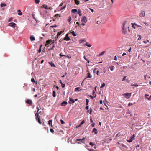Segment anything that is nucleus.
<instances>
[{"label": "nucleus", "mask_w": 151, "mask_h": 151, "mask_svg": "<svg viewBox=\"0 0 151 151\" xmlns=\"http://www.w3.org/2000/svg\"><path fill=\"white\" fill-rule=\"evenodd\" d=\"M129 25V22L127 21H124L123 24L122 29V32L123 34H126L128 30L129 32H130Z\"/></svg>", "instance_id": "obj_1"}, {"label": "nucleus", "mask_w": 151, "mask_h": 151, "mask_svg": "<svg viewBox=\"0 0 151 151\" xmlns=\"http://www.w3.org/2000/svg\"><path fill=\"white\" fill-rule=\"evenodd\" d=\"M51 42L52 43L50 44V45L53 44L54 43V41L51 39L47 40V41H46V44L45 45V46L47 47H48V45Z\"/></svg>", "instance_id": "obj_2"}, {"label": "nucleus", "mask_w": 151, "mask_h": 151, "mask_svg": "<svg viewBox=\"0 0 151 151\" xmlns=\"http://www.w3.org/2000/svg\"><path fill=\"white\" fill-rule=\"evenodd\" d=\"M36 117V120H37L38 122L40 124H41V122L40 120V117L39 116V115L38 113H36L35 114V115Z\"/></svg>", "instance_id": "obj_3"}, {"label": "nucleus", "mask_w": 151, "mask_h": 151, "mask_svg": "<svg viewBox=\"0 0 151 151\" xmlns=\"http://www.w3.org/2000/svg\"><path fill=\"white\" fill-rule=\"evenodd\" d=\"M124 97L127 99H129L131 96V93H126L123 94Z\"/></svg>", "instance_id": "obj_4"}, {"label": "nucleus", "mask_w": 151, "mask_h": 151, "mask_svg": "<svg viewBox=\"0 0 151 151\" xmlns=\"http://www.w3.org/2000/svg\"><path fill=\"white\" fill-rule=\"evenodd\" d=\"M69 33H68L66 34L65 37L64 38L63 40L67 41H68L70 40V38L68 37V35Z\"/></svg>", "instance_id": "obj_5"}, {"label": "nucleus", "mask_w": 151, "mask_h": 151, "mask_svg": "<svg viewBox=\"0 0 151 151\" xmlns=\"http://www.w3.org/2000/svg\"><path fill=\"white\" fill-rule=\"evenodd\" d=\"M134 137L135 135L134 134L130 138V139L129 140H127V142H131L132 141L133 139H134Z\"/></svg>", "instance_id": "obj_6"}, {"label": "nucleus", "mask_w": 151, "mask_h": 151, "mask_svg": "<svg viewBox=\"0 0 151 151\" xmlns=\"http://www.w3.org/2000/svg\"><path fill=\"white\" fill-rule=\"evenodd\" d=\"M26 102L27 104H29L30 105H31L32 104V102L31 99H27L26 100Z\"/></svg>", "instance_id": "obj_7"}, {"label": "nucleus", "mask_w": 151, "mask_h": 151, "mask_svg": "<svg viewBox=\"0 0 151 151\" xmlns=\"http://www.w3.org/2000/svg\"><path fill=\"white\" fill-rule=\"evenodd\" d=\"M16 24L14 22H11L9 23L8 25L14 28L15 27V25Z\"/></svg>", "instance_id": "obj_8"}, {"label": "nucleus", "mask_w": 151, "mask_h": 151, "mask_svg": "<svg viewBox=\"0 0 151 151\" xmlns=\"http://www.w3.org/2000/svg\"><path fill=\"white\" fill-rule=\"evenodd\" d=\"M145 12L144 11H142L141 12V13L139 14V16L140 17H144L145 15Z\"/></svg>", "instance_id": "obj_9"}, {"label": "nucleus", "mask_w": 151, "mask_h": 151, "mask_svg": "<svg viewBox=\"0 0 151 151\" xmlns=\"http://www.w3.org/2000/svg\"><path fill=\"white\" fill-rule=\"evenodd\" d=\"M81 21L82 22H84V23H86L87 21L86 17L85 16L83 17L81 20Z\"/></svg>", "instance_id": "obj_10"}, {"label": "nucleus", "mask_w": 151, "mask_h": 151, "mask_svg": "<svg viewBox=\"0 0 151 151\" xmlns=\"http://www.w3.org/2000/svg\"><path fill=\"white\" fill-rule=\"evenodd\" d=\"M75 102V101L72 98H70V99L69 101V103L70 104H71V103H74Z\"/></svg>", "instance_id": "obj_11"}, {"label": "nucleus", "mask_w": 151, "mask_h": 151, "mask_svg": "<svg viewBox=\"0 0 151 151\" xmlns=\"http://www.w3.org/2000/svg\"><path fill=\"white\" fill-rule=\"evenodd\" d=\"M93 132H94L95 134H97L98 133V132L97 129L95 128H94L92 131Z\"/></svg>", "instance_id": "obj_12"}, {"label": "nucleus", "mask_w": 151, "mask_h": 151, "mask_svg": "<svg viewBox=\"0 0 151 151\" xmlns=\"http://www.w3.org/2000/svg\"><path fill=\"white\" fill-rule=\"evenodd\" d=\"M52 120H50L48 121V124L49 125L51 126V127H52Z\"/></svg>", "instance_id": "obj_13"}, {"label": "nucleus", "mask_w": 151, "mask_h": 151, "mask_svg": "<svg viewBox=\"0 0 151 151\" xmlns=\"http://www.w3.org/2000/svg\"><path fill=\"white\" fill-rule=\"evenodd\" d=\"M81 89H80V87H77L75 88V91H80Z\"/></svg>", "instance_id": "obj_14"}, {"label": "nucleus", "mask_w": 151, "mask_h": 151, "mask_svg": "<svg viewBox=\"0 0 151 151\" xmlns=\"http://www.w3.org/2000/svg\"><path fill=\"white\" fill-rule=\"evenodd\" d=\"M68 104L66 101H64L61 103V105L62 106H65Z\"/></svg>", "instance_id": "obj_15"}, {"label": "nucleus", "mask_w": 151, "mask_h": 151, "mask_svg": "<svg viewBox=\"0 0 151 151\" xmlns=\"http://www.w3.org/2000/svg\"><path fill=\"white\" fill-rule=\"evenodd\" d=\"M48 63L51 65V66L55 67L54 64L52 62H49Z\"/></svg>", "instance_id": "obj_16"}, {"label": "nucleus", "mask_w": 151, "mask_h": 151, "mask_svg": "<svg viewBox=\"0 0 151 151\" xmlns=\"http://www.w3.org/2000/svg\"><path fill=\"white\" fill-rule=\"evenodd\" d=\"M30 39L32 41H34L35 40V38L32 35L30 37Z\"/></svg>", "instance_id": "obj_17"}, {"label": "nucleus", "mask_w": 151, "mask_h": 151, "mask_svg": "<svg viewBox=\"0 0 151 151\" xmlns=\"http://www.w3.org/2000/svg\"><path fill=\"white\" fill-rule=\"evenodd\" d=\"M76 4L78 5L79 4L80 1L78 0H74Z\"/></svg>", "instance_id": "obj_18"}, {"label": "nucleus", "mask_w": 151, "mask_h": 151, "mask_svg": "<svg viewBox=\"0 0 151 151\" xmlns=\"http://www.w3.org/2000/svg\"><path fill=\"white\" fill-rule=\"evenodd\" d=\"M78 14H79V16H81L82 15L81 11L80 9H79L77 12Z\"/></svg>", "instance_id": "obj_19"}, {"label": "nucleus", "mask_w": 151, "mask_h": 151, "mask_svg": "<svg viewBox=\"0 0 151 151\" xmlns=\"http://www.w3.org/2000/svg\"><path fill=\"white\" fill-rule=\"evenodd\" d=\"M64 31H61L60 32H58L57 34L58 37Z\"/></svg>", "instance_id": "obj_20"}, {"label": "nucleus", "mask_w": 151, "mask_h": 151, "mask_svg": "<svg viewBox=\"0 0 151 151\" xmlns=\"http://www.w3.org/2000/svg\"><path fill=\"white\" fill-rule=\"evenodd\" d=\"M71 12L73 13H76L77 12V10L76 9H72L71 10Z\"/></svg>", "instance_id": "obj_21"}, {"label": "nucleus", "mask_w": 151, "mask_h": 151, "mask_svg": "<svg viewBox=\"0 0 151 151\" xmlns=\"http://www.w3.org/2000/svg\"><path fill=\"white\" fill-rule=\"evenodd\" d=\"M18 11L19 12L18 13V15H22V12H21V10H18Z\"/></svg>", "instance_id": "obj_22"}, {"label": "nucleus", "mask_w": 151, "mask_h": 151, "mask_svg": "<svg viewBox=\"0 0 151 151\" xmlns=\"http://www.w3.org/2000/svg\"><path fill=\"white\" fill-rule=\"evenodd\" d=\"M71 33L72 34V35L74 36H76L77 35L75 33L74 31H72Z\"/></svg>", "instance_id": "obj_23"}, {"label": "nucleus", "mask_w": 151, "mask_h": 151, "mask_svg": "<svg viewBox=\"0 0 151 151\" xmlns=\"http://www.w3.org/2000/svg\"><path fill=\"white\" fill-rule=\"evenodd\" d=\"M114 66H111L110 67V69L111 71H113L114 69Z\"/></svg>", "instance_id": "obj_24"}, {"label": "nucleus", "mask_w": 151, "mask_h": 151, "mask_svg": "<svg viewBox=\"0 0 151 151\" xmlns=\"http://www.w3.org/2000/svg\"><path fill=\"white\" fill-rule=\"evenodd\" d=\"M85 45L89 47H90L91 46V44H88L87 42L86 43Z\"/></svg>", "instance_id": "obj_25"}, {"label": "nucleus", "mask_w": 151, "mask_h": 151, "mask_svg": "<svg viewBox=\"0 0 151 151\" xmlns=\"http://www.w3.org/2000/svg\"><path fill=\"white\" fill-rule=\"evenodd\" d=\"M53 96L55 97L56 96V92L55 91H53L52 93Z\"/></svg>", "instance_id": "obj_26"}, {"label": "nucleus", "mask_w": 151, "mask_h": 151, "mask_svg": "<svg viewBox=\"0 0 151 151\" xmlns=\"http://www.w3.org/2000/svg\"><path fill=\"white\" fill-rule=\"evenodd\" d=\"M6 6V4H5L1 3V7L4 6Z\"/></svg>", "instance_id": "obj_27"}, {"label": "nucleus", "mask_w": 151, "mask_h": 151, "mask_svg": "<svg viewBox=\"0 0 151 151\" xmlns=\"http://www.w3.org/2000/svg\"><path fill=\"white\" fill-rule=\"evenodd\" d=\"M149 96V95L148 94H145V99H148L149 98V97H148Z\"/></svg>", "instance_id": "obj_28"}, {"label": "nucleus", "mask_w": 151, "mask_h": 151, "mask_svg": "<svg viewBox=\"0 0 151 151\" xmlns=\"http://www.w3.org/2000/svg\"><path fill=\"white\" fill-rule=\"evenodd\" d=\"M92 76L91 75L90 73L89 72L88 73V76L87 77L89 78H91V77Z\"/></svg>", "instance_id": "obj_29"}, {"label": "nucleus", "mask_w": 151, "mask_h": 151, "mask_svg": "<svg viewBox=\"0 0 151 151\" xmlns=\"http://www.w3.org/2000/svg\"><path fill=\"white\" fill-rule=\"evenodd\" d=\"M104 52H105V51H103V52H101V53H100L99 54V56L103 55Z\"/></svg>", "instance_id": "obj_30"}, {"label": "nucleus", "mask_w": 151, "mask_h": 151, "mask_svg": "<svg viewBox=\"0 0 151 151\" xmlns=\"http://www.w3.org/2000/svg\"><path fill=\"white\" fill-rule=\"evenodd\" d=\"M71 20V17H69V18L68 19V21L69 22H70Z\"/></svg>", "instance_id": "obj_31"}, {"label": "nucleus", "mask_w": 151, "mask_h": 151, "mask_svg": "<svg viewBox=\"0 0 151 151\" xmlns=\"http://www.w3.org/2000/svg\"><path fill=\"white\" fill-rule=\"evenodd\" d=\"M35 2L36 4H39L40 3V0H35Z\"/></svg>", "instance_id": "obj_32"}, {"label": "nucleus", "mask_w": 151, "mask_h": 151, "mask_svg": "<svg viewBox=\"0 0 151 151\" xmlns=\"http://www.w3.org/2000/svg\"><path fill=\"white\" fill-rule=\"evenodd\" d=\"M131 86H135V87H137L138 86V85L137 84H131Z\"/></svg>", "instance_id": "obj_33"}, {"label": "nucleus", "mask_w": 151, "mask_h": 151, "mask_svg": "<svg viewBox=\"0 0 151 151\" xmlns=\"http://www.w3.org/2000/svg\"><path fill=\"white\" fill-rule=\"evenodd\" d=\"M84 59L85 60H86L87 61H88V63H89V60H88L87 59H86V57H85V56H84Z\"/></svg>", "instance_id": "obj_34"}, {"label": "nucleus", "mask_w": 151, "mask_h": 151, "mask_svg": "<svg viewBox=\"0 0 151 151\" xmlns=\"http://www.w3.org/2000/svg\"><path fill=\"white\" fill-rule=\"evenodd\" d=\"M31 81L33 82H35V81L34 78H32L31 79Z\"/></svg>", "instance_id": "obj_35"}, {"label": "nucleus", "mask_w": 151, "mask_h": 151, "mask_svg": "<svg viewBox=\"0 0 151 151\" xmlns=\"http://www.w3.org/2000/svg\"><path fill=\"white\" fill-rule=\"evenodd\" d=\"M60 121L62 124H64L65 123V122L63 121L62 119L60 120Z\"/></svg>", "instance_id": "obj_36"}, {"label": "nucleus", "mask_w": 151, "mask_h": 151, "mask_svg": "<svg viewBox=\"0 0 151 151\" xmlns=\"http://www.w3.org/2000/svg\"><path fill=\"white\" fill-rule=\"evenodd\" d=\"M126 77H127V76H124V78H123V79H122V81H124V80H125V79H126Z\"/></svg>", "instance_id": "obj_37"}, {"label": "nucleus", "mask_w": 151, "mask_h": 151, "mask_svg": "<svg viewBox=\"0 0 151 151\" xmlns=\"http://www.w3.org/2000/svg\"><path fill=\"white\" fill-rule=\"evenodd\" d=\"M105 85V83H103L102 85H101V88H103V87H104Z\"/></svg>", "instance_id": "obj_38"}, {"label": "nucleus", "mask_w": 151, "mask_h": 151, "mask_svg": "<svg viewBox=\"0 0 151 151\" xmlns=\"http://www.w3.org/2000/svg\"><path fill=\"white\" fill-rule=\"evenodd\" d=\"M50 130L52 133H53V132H54V130L52 129H50Z\"/></svg>", "instance_id": "obj_39"}, {"label": "nucleus", "mask_w": 151, "mask_h": 151, "mask_svg": "<svg viewBox=\"0 0 151 151\" xmlns=\"http://www.w3.org/2000/svg\"><path fill=\"white\" fill-rule=\"evenodd\" d=\"M89 144H90V145H91L92 146H93L94 145V144L92 142H90L89 143Z\"/></svg>", "instance_id": "obj_40"}, {"label": "nucleus", "mask_w": 151, "mask_h": 151, "mask_svg": "<svg viewBox=\"0 0 151 151\" xmlns=\"http://www.w3.org/2000/svg\"><path fill=\"white\" fill-rule=\"evenodd\" d=\"M147 42H149V40H147V41H143V42L145 44H146L147 43Z\"/></svg>", "instance_id": "obj_41"}, {"label": "nucleus", "mask_w": 151, "mask_h": 151, "mask_svg": "<svg viewBox=\"0 0 151 151\" xmlns=\"http://www.w3.org/2000/svg\"><path fill=\"white\" fill-rule=\"evenodd\" d=\"M131 24H132V27L133 28H134V29H135V26H134V24H133V23H132Z\"/></svg>", "instance_id": "obj_42"}, {"label": "nucleus", "mask_w": 151, "mask_h": 151, "mask_svg": "<svg viewBox=\"0 0 151 151\" xmlns=\"http://www.w3.org/2000/svg\"><path fill=\"white\" fill-rule=\"evenodd\" d=\"M85 122V121H84V120H83L81 122V125H82Z\"/></svg>", "instance_id": "obj_43"}, {"label": "nucleus", "mask_w": 151, "mask_h": 151, "mask_svg": "<svg viewBox=\"0 0 151 151\" xmlns=\"http://www.w3.org/2000/svg\"><path fill=\"white\" fill-rule=\"evenodd\" d=\"M85 139V137H84L82 139V141H81V142H82V143H84V142L83 141V140H84Z\"/></svg>", "instance_id": "obj_44"}, {"label": "nucleus", "mask_w": 151, "mask_h": 151, "mask_svg": "<svg viewBox=\"0 0 151 151\" xmlns=\"http://www.w3.org/2000/svg\"><path fill=\"white\" fill-rule=\"evenodd\" d=\"M44 8L46 9H48V7H47V5H45L44 6Z\"/></svg>", "instance_id": "obj_45"}, {"label": "nucleus", "mask_w": 151, "mask_h": 151, "mask_svg": "<svg viewBox=\"0 0 151 151\" xmlns=\"http://www.w3.org/2000/svg\"><path fill=\"white\" fill-rule=\"evenodd\" d=\"M12 19H13L12 18H10L8 20V22H10L11 21Z\"/></svg>", "instance_id": "obj_46"}, {"label": "nucleus", "mask_w": 151, "mask_h": 151, "mask_svg": "<svg viewBox=\"0 0 151 151\" xmlns=\"http://www.w3.org/2000/svg\"><path fill=\"white\" fill-rule=\"evenodd\" d=\"M57 27V26L56 25H55L54 26H51L50 27Z\"/></svg>", "instance_id": "obj_47"}, {"label": "nucleus", "mask_w": 151, "mask_h": 151, "mask_svg": "<svg viewBox=\"0 0 151 151\" xmlns=\"http://www.w3.org/2000/svg\"><path fill=\"white\" fill-rule=\"evenodd\" d=\"M41 47H40L39 50H38V52L40 53L41 52Z\"/></svg>", "instance_id": "obj_48"}, {"label": "nucleus", "mask_w": 151, "mask_h": 151, "mask_svg": "<svg viewBox=\"0 0 151 151\" xmlns=\"http://www.w3.org/2000/svg\"><path fill=\"white\" fill-rule=\"evenodd\" d=\"M88 150L89 151H94V150L93 149H89Z\"/></svg>", "instance_id": "obj_49"}, {"label": "nucleus", "mask_w": 151, "mask_h": 151, "mask_svg": "<svg viewBox=\"0 0 151 151\" xmlns=\"http://www.w3.org/2000/svg\"><path fill=\"white\" fill-rule=\"evenodd\" d=\"M62 87L63 88H64V87H65V84H62Z\"/></svg>", "instance_id": "obj_50"}, {"label": "nucleus", "mask_w": 151, "mask_h": 151, "mask_svg": "<svg viewBox=\"0 0 151 151\" xmlns=\"http://www.w3.org/2000/svg\"><path fill=\"white\" fill-rule=\"evenodd\" d=\"M95 123H93L91 124V126L93 127H94Z\"/></svg>", "instance_id": "obj_51"}, {"label": "nucleus", "mask_w": 151, "mask_h": 151, "mask_svg": "<svg viewBox=\"0 0 151 151\" xmlns=\"http://www.w3.org/2000/svg\"><path fill=\"white\" fill-rule=\"evenodd\" d=\"M82 23L81 24V25L83 26H84L85 25V23H84V22H82Z\"/></svg>", "instance_id": "obj_52"}, {"label": "nucleus", "mask_w": 151, "mask_h": 151, "mask_svg": "<svg viewBox=\"0 0 151 151\" xmlns=\"http://www.w3.org/2000/svg\"><path fill=\"white\" fill-rule=\"evenodd\" d=\"M88 108H89V106H87L85 107V109L86 110H88Z\"/></svg>", "instance_id": "obj_53"}, {"label": "nucleus", "mask_w": 151, "mask_h": 151, "mask_svg": "<svg viewBox=\"0 0 151 151\" xmlns=\"http://www.w3.org/2000/svg\"><path fill=\"white\" fill-rule=\"evenodd\" d=\"M132 105H133V104L132 103H129L128 104V106H129Z\"/></svg>", "instance_id": "obj_54"}, {"label": "nucleus", "mask_w": 151, "mask_h": 151, "mask_svg": "<svg viewBox=\"0 0 151 151\" xmlns=\"http://www.w3.org/2000/svg\"><path fill=\"white\" fill-rule=\"evenodd\" d=\"M114 60H117V57L116 56H115L114 57Z\"/></svg>", "instance_id": "obj_55"}, {"label": "nucleus", "mask_w": 151, "mask_h": 151, "mask_svg": "<svg viewBox=\"0 0 151 151\" xmlns=\"http://www.w3.org/2000/svg\"><path fill=\"white\" fill-rule=\"evenodd\" d=\"M40 14L41 15H43V16H44V14H43V13L41 11L40 12Z\"/></svg>", "instance_id": "obj_56"}, {"label": "nucleus", "mask_w": 151, "mask_h": 151, "mask_svg": "<svg viewBox=\"0 0 151 151\" xmlns=\"http://www.w3.org/2000/svg\"><path fill=\"white\" fill-rule=\"evenodd\" d=\"M90 10L91 11L92 13H93L94 12V10L93 9L90 8Z\"/></svg>", "instance_id": "obj_57"}, {"label": "nucleus", "mask_w": 151, "mask_h": 151, "mask_svg": "<svg viewBox=\"0 0 151 151\" xmlns=\"http://www.w3.org/2000/svg\"><path fill=\"white\" fill-rule=\"evenodd\" d=\"M66 5H65L63 8H61V10H62L63 9H65L66 7Z\"/></svg>", "instance_id": "obj_58"}, {"label": "nucleus", "mask_w": 151, "mask_h": 151, "mask_svg": "<svg viewBox=\"0 0 151 151\" xmlns=\"http://www.w3.org/2000/svg\"><path fill=\"white\" fill-rule=\"evenodd\" d=\"M54 47V46L53 45L52 46V47L51 48H50L49 50H52L53 49Z\"/></svg>", "instance_id": "obj_59"}, {"label": "nucleus", "mask_w": 151, "mask_h": 151, "mask_svg": "<svg viewBox=\"0 0 151 151\" xmlns=\"http://www.w3.org/2000/svg\"><path fill=\"white\" fill-rule=\"evenodd\" d=\"M148 100H150L151 99V95L148 99Z\"/></svg>", "instance_id": "obj_60"}, {"label": "nucleus", "mask_w": 151, "mask_h": 151, "mask_svg": "<svg viewBox=\"0 0 151 151\" xmlns=\"http://www.w3.org/2000/svg\"><path fill=\"white\" fill-rule=\"evenodd\" d=\"M127 54L125 53H124L122 55V56H124V55H126Z\"/></svg>", "instance_id": "obj_61"}, {"label": "nucleus", "mask_w": 151, "mask_h": 151, "mask_svg": "<svg viewBox=\"0 0 151 151\" xmlns=\"http://www.w3.org/2000/svg\"><path fill=\"white\" fill-rule=\"evenodd\" d=\"M86 102H87V103H88V102L89 101L88 99H86Z\"/></svg>", "instance_id": "obj_62"}, {"label": "nucleus", "mask_w": 151, "mask_h": 151, "mask_svg": "<svg viewBox=\"0 0 151 151\" xmlns=\"http://www.w3.org/2000/svg\"><path fill=\"white\" fill-rule=\"evenodd\" d=\"M100 104H102V101L101 100H100Z\"/></svg>", "instance_id": "obj_63"}, {"label": "nucleus", "mask_w": 151, "mask_h": 151, "mask_svg": "<svg viewBox=\"0 0 151 151\" xmlns=\"http://www.w3.org/2000/svg\"><path fill=\"white\" fill-rule=\"evenodd\" d=\"M90 122H91L93 123V120H92V119H91V118L90 119Z\"/></svg>", "instance_id": "obj_64"}]
</instances>
